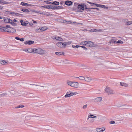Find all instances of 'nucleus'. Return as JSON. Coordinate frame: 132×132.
Masks as SVG:
<instances>
[{
	"instance_id": "nucleus-1",
	"label": "nucleus",
	"mask_w": 132,
	"mask_h": 132,
	"mask_svg": "<svg viewBox=\"0 0 132 132\" xmlns=\"http://www.w3.org/2000/svg\"><path fill=\"white\" fill-rule=\"evenodd\" d=\"M33 53L39 54L40 55H43L46 53V51L43 50L40 48H35L32 49Z\"/></svg>"
},
{
	"instance_id": "nucleus-2",
	"label": "nucleus",
	"mask_w": 132,
	"mask_h": 132,
	"mask_svg": "<svg viewBox=\"0 0 132 132\" xmlns=\"http://www.w3.org/2000/svg\"><path fill=\"white\" fill-rule=\"evenodd\" d=\"M67 84L72 87L78 88L79 87V84L76 82L69 81L67 82Z\"/></svg>"
},
{
	"instance_id": "nucleus-3",
	"label": "nucleus",
	"mask_w": 132,
	"mask_h": 132,
	"mask_svg": "<svg viewBox=\"0 0 132 132\" xmlns=\"http://www.w3.org/2000/svg\"><path fill=\"white\" fill-rule=\"evenodd\" d=\"M105 91L109 95L113 94L114 93V91L111 89L110 87H108V86H106L105 89Z\"/></svg>"
},
{
	"instance_id": "nucleus-4",
	"label": "nucleus",
	"mask_w": 132,
	"mask_h": 132,
	"mask_svg": "<svg viewBox=\"0 0 132 132\" xmlns=\"http://www.w3.org/2000/svg\"><path fill=\"white\" fill-rule=\"evenodd\" d=\"M56 45L59 47L63 48L66 47V45L64 43H63L61 42H59L57 43Z\"/></svg>"
},
{
	"instance_id": "nucleus-5",
	"label": "nucleus",
	"mask_w": 132,
	"mask_h": 132,
	"mask_svg": "<svg viewBox=\"0 0 132 132\" xmlns=\"http://www.w3.org/2000/svg\"><path fill=\"white\" fill-rule=\"evenodd\" d=\"M38 86H40L41 87H43L45 88H48L49 86V84H44L42 83H38Z\"/></svg>"
},
{
	"instance_id": "nucleus-6",
	"label": "nucleus",
	"mask_w": 132,
	"mask_h": 132,
	"mask_svg": "<svg viewBox=\"0 0 132 132\" xmlns=\"http://www.w3.org/2000/svg\"><path fill=\"white\" fill-rule=\"evenodd\" d=\"M86 46L92 47L93 46L94 43L90 41H86Z\"/></svg>"
},
{
	"instance_id": "nucleus-7",
	"label": "nucleus",
	"mask_w": 132,
	"mask_h": 132,
	"mask_svg": "<svg viewBox=\"0 0 132 132\" xmlns=\"http://www.w3.org/2000/svg\"><path fill=\"white\" fill-rule=\"evenodd\" d=\"M35 116L33 113H31L26 117L25 119L27 120H29L31 119L32 118Z\"/></svg>"
},
{
	"instance_id": "nucleus-8",
	"label": "nucleus",
	"mask_w": 132,
	"mask_h": 132,
	"mask_svg": "<svg viewBox=\"0 0 132 132\" xmlns=\"http://www.w3.org/2000/svg\"><path fill=\"white\" fill-rule=\"evenodd\" d=\"M117 106L118 107H121L122 106H124L126 107L125 108V109H132V108L130 106H128L126 104H123L122 105H119V106Z\"/></svg>"
},
{
	"instance_id": "nucleus-9",
	"label": "nucleus",
	"mask_w": 132,
	"mask_h": 132,
	"mask_svg": "<svg viewBox=\"0 0 132 132\" xmlns=\"http://www.w3.org/2000/svg\"><path fill=\"white\" fill-rule=\"evenodd\" d=\"M102 98L101 97H98L95 98L94 99L95 102H100L102 100Z\"/></svg>"
},
{
	"instance_id": "nucleus-10",
	"label": "nucleus",
	"mask_w": 132,
	"mask_h": 132,
	"mask_svg": "<svg viewBox=\"0 0 132 132\" xmlns=\"http://www.w3.org/2000/svg\"><path fill=\"white\" fill-rule=\"evenodd\" d=\"M84 4H79L78 6V9H80L82 10H84Z\"/></svg>"
},
{
	"instance_id": "nucleus-11",
	"label": "nucleus",
	"mask_w": 132,
	"mask_h": 132,
	"mask_svg": "<svg viewBox=\"0 0 132 132\" xmlns=\"http://www.w3.org/2000/svg\"><path fill=\"white\" fill-rule=\"evenodd\" d=\"M34 41L32 40L27 41L24 42V44H25L30 45L33 44Z\"/></svg>"
},
{
	"instance_id": "nucleus-12",
	"label": "nucleus",
	"mask_w": 132,
	"mask_h": 132,
	"mask_svg": "<svg viewBox=\"0 0 132 132\" xmlns=\"http://www.w3.org/2000/svg\"><path fill=\"white\" fill-rule=\"evenodd\" d=\"M105 130L104 128H97L96 130L98 132H103Z\"/></svg>"
},
{
	"instance_id": "nucleus-13",
	"label": "nucleus",
	"mask_w": 132,
	"mask_h": 132,
	"mask_svg": "<svg viewBox=\"0 0 132 132\" xmlns=\"http://www.w3.org/2000/svg\"><path fill=\"white\" fill-rule=\"evenodd\" d=\"M46 8L54 9H55V6H52L51 5H50L46 6Z\"/></svg>"
},
{
	"instance_id": "nucleus-14",
	"label": "nucleus",
	"mask_w": 132,
	"mask_h": 132,
	"mask_svg": "<svg viewBox=\"0 0 132 132\" xmlns=\"http://www.w3.org/2000/svg\"><path fill=\"white\" fill-rule=\"evenodd\" d=\"M10 28L11 29H9V32L13 33L16 32V30L15 29L12 28Z\"/></svg>"
},
{
	"instance_id": "nucleus-15",
	"label": "nucleus",
	"mask_w": 132,
	"mask_h": 132,
	"mask_svg": "<svg viewBox=\"0 0 132 132\" xmlns=\"http://www.w3.org/2000/svg\"><path fill=\"white\" fill-rule=\"evenodd\" d=\"M72 2L71 1H67L65 2V4L68 5H72Z\"/></svg>"
},
{
	"instance_id": "nucleus-16",
	"label": "nucleus",
	"mask_w": 132,
	"mask_h": 132,
	"mask_svg": "<svg viewBox=\"0 0 132 132\" xmlns=\"http://www.w3.org/2000/svg\"><path fill=\"white\" fill-rule=\"evenodd\" d=\"M32 51V49L30 48H29L28 49L25 50V51L29 53H31L32 52L33 53V52Z\"/></svg>"
},
{
	"instance_id": "nucleus-17",
	"label": "nucleus",
	"mask_w": 132,
	"mask_h": 132,
	"mask_svg": "<svg viewBox=\"0 0 132 132\" xmlns=\"http://www.w3.org/2000/svg\"><path fill=\"white\" fill-rule=\"evenodd\" d=\"M84 80L87 81H90L92 80V79L90 78L86 77H85Z\"/></svg>"
},
{
	"instance_id": "nucleus-18",
	"label": "nucleus",
	"mask_w": 132,
	"mask_h": 132,
	"mask_svg": "<svg viewBox=\"0 0 132 132\" xmlns=\"http://www.w3.org/2000/svg\"><path fill=\"white\" fill-rule=\"evenodd\" d=\"M120 85L121 86H124L125 87H127L128 86V84L126 83H123V82H120Z\"/></svg>"
},
{
	"instance_id": "nucleus-19",
	"label": "nucleus",
	"mask_w": 132,
	"mask_h": 132,
	"mask_svg": "<svg viewBox=\"0 0 132 132\" xmlns=\"http://www.w3.org/2000/svg\"><path fill=\"white\" fill-rule=\"evenodd\" d=\"M55 38L56 39L58 40L62 41L63 40V39L62 38L57 36H55Z\"/></svg>"
},
{
	"instance_id": "nucleus-20",
	"label": "nucleus",
	"mask_w": 132,
	"mask_h": 132,
	"mask_svg": "<svg viewBox=\"0 0 132 132\" xmlns=\"http://www.w3.org/2000/svg\"><path fill=\"white\" fill-rule=\"evenodd\" d=\"M8 61L6 62L5 60H3L1 62V63L2 64L6 65L8 63Z\"/></svg>"
},
{
	"instance_id": "nucleus-21",
	"label": "nucleus",
	"mask_w": 132,
	"mask_h": 132,
	"mask_svg": "<svg viewBox=\"0 0 132 132\" xmlns=\"http://www.w3.org/2000/svg\"><path fill=\"white\" fill-rule=\"evenodd\" d=\"M55 54L56 55H64V52H56L55 53Z\"/></svg>"
},
{
	"instance_id": "nucleus-22",
	"label": "nucleus",
	"mask_w": 132,
	"mask_h": 132,
	"mask_svg": "<svg viewBox=\"0 0 132 132\" xmlns=\"http://www.w3.org/2000/svg\"><path fill=\"white\" fill-rule=\"evenodd\" d=\"M20 5L22 6H28L29 4L27 3H25L23 2H21V3Z\"/></svg>"
},
{
	"instance_id": "nucleus-23",
	"label": "nucleus",
	"mask_w": 132,
	"mask_h": 132,
	"mask_svg": "<svg viewBox=\"0 0 132 132\" xmlns=\"http://www.w3.org/2000/svg\"><path fill=\"white\" fill-rule=\"evenodd\" d=\"M86 41L82 42L80 43V44L81 45H85L86 46Z\"/></svg>"
},
{
	"instance_id": "nucleus-24",
	"label": "nucleus",
	"mask_w": 132,
	"mask_h": 132,
	"mask_svg": "<svg viewBox=\"0 0 132 132\" xmlns=\"http://www.w3.org/2000/svg\"><path fill=\"white\" fill-rule=\"evenodd\" d=\"M44 30L43 29H40V28L39 29H36L35 30V31L36 32H40L41 31H43Z\"/></svg>"
},
{
	"instance_id": "nucleus-25",
	"label": "nucleus",
	"mask_w": 132,
	"mask_h": 132,
	"mask_svg": "<svg viewBox=\"0 0 132 132\" xmlns=\"http://www.w3.org/2000/svg\"><path fill=\"white\" fill-rule=\"evenodd\" d=\"M94 116V115L93 114H90L89 115H88V117L87 118V120H89V118H97V117L96 116H94L93 117H92V116Z\"/></svg>"
},
{
	"instance_id": "nucleus-26",
	"label": "nucleus",
	"mask_w": 132,
	"mask_h": 132,
	"mask_svg": "<svg viewBox=\"0 0 132 132\" xmlns=\"http://www.w3.org/2000/svg\"><path fill=\"white\" fill-rule=\"evenodd\" d=\"M3 19L4 20L5 22L9 23V18H6L5 17H4L3 18Z\"/></svg>"
},
{
	"instance_id": "nucleus-27",
	"label": "nucleus",
	"mask_w": 132,
	"mask_h": 132,
	"mask_svg": "<svg viewBox=\"0 0 132 132\" xmlns=\"http://www.w3.org/2000/svg\"><path fill=\"white\" fill-rule=\"evenodd\" d=\"M65 97V98L67 97H70V93L69 92H67V93L64 96Z\"/></svg>"
},
{
	"instance_id": "nucleus-28",
	"label": "nucleus",
	"mask_w": 132,
	"mask_h": 132,
	"mask_svg": "<svg viewBox=\"0 0 132 132\" xmlns=\"http://www.w3.org/2000/svg\"><path fill=\"white\" fill-rule=\"evenodd\" d=\"M21 10L25 12L28 13L30 12L29 11L28 9H22Z\"/></svg>"
},
{
	"instance_id": "nucleus-29",
	"label": "nucleus",
	"mask_w": 132,
	"mask_h": 132,
	"mask_svg": "<svg viewBox=\"0 0 132 132\" xmlns=\"http://www.w3.org/2000/svg\"><path fill=\"white\" fill-rule=\"evenodd\" d=\"M77 78H78L80 80H84L85 77L82 76H80L79 77H77Z\"/></svg>"
},
{
	"instance_id": "nucleus-30",
	"label": "nucleus",
	"mask_w": 132,
	"mask_h": 132,
	"mask_svg": "<svg viewBox=\"0 0 132 132\" xmlns=\"http://www.w3.org/2000/svg\"><path fill=\"white\" fill-rule=\"evenodd\" d=\"M95 119L93 118L90 119L89 120V122L90 123H93Z\"/></svg>"
},
{
	"instance_id": "nucleus-31",
	"label": "nucleus",
	"mask_w": 132,
	"mask_h": 132,
	"mask_svg": "<svg viewBox=\"0 0 132 132\" xmlns=\"http://www.w3.org/2000/svg\"><path fill=\"white\" fill-rule=\"evenodd\" d=\"M52 4L54 5H58L59 4V3L58 2L54 1L53 2V3H52Z\"/></svg>"
},
{
	"instance_id": "nucleus-32",
	"label": "nucleus",
	"mask_w": 132,
	"mask_h": 132,
	"mask_svg": "<svg viewBox=\"0 0 132 132\" xmlns=\"http://www.w3.org/2000/svg\"><path fill=\"white\" fill-rule=\"evenodd\" d=\"M24 107V106L23 105H19L18 106L16 107H15L16 108H22Z\"/></svg>"
},
{
	"instance_id": "nucleus-33",
	"label": "nucleus",
	"mask_w": 132,
	"mask_h": 132,
	"mask_svg": "<svg viewBox=\"0 0 132 132\" xmlns=\"http://www.w3.org/2000/svg\"><path fill=\"white\" fill-rule=\"evenodd\" d=\"M87 3L90 4L91 5L93 6H94L95 5V3H92L89 1H87Z\"/></svg>"
},
{
	"instance_id": "nucleus-34",
	"label": "nucleus",
	"mask_w": 132,
	"mask_h": 132,
	"mask_svg": "<svg viewBox=\"0 0 132 132\" xmlns=\"http://www.w3.org/2000/svg\"><path fill=\"white\" fill-rule=\"evenodd\" d=\"M71 41H69L67 42H65L64 43V44L66 45V46L67 45H69L71 44Z\"/></svg>"
},
{
	"instance_id": "nucleus-35",
	"label": "nucleus",
	"mask_w": 132,
	"mask_h": 132,
	"mask_svg": "<svg viewBox=\"0 0 132 132\" xmlns=\"http://www.w3.org/2000/svg\"><path fill=\"white\" fill-rule=\"evenodd\" d=\"M8 29L6 28L5 27L4 28V31L5 32H9V29L8 30H7Z\"/></svg>"
},
{
	"instance_id": "nucleus-36",
	"label": "nucleus",
	"mask_w": 132,
	"mask_h": 132,
	"mask_svg": "<svg viewBox=\"0 0 132 132\" xmlns=\"http://www.w3.org/2000/svg\"><path fill=\"white\" fill-rule=\"evenodd\" d=\"M100 7H101L103 8H107V7H106L105 5H102L100 4Z\"/></svg>"
},
{
	"instance_id": "nucleus-37",
	"label": "nucleus",
	"mask_w": 132,
	"mask_h": 132,
	"mask_svg": "<svg viewBox=\"0 0 132 132\" xmlns=\"http://www.w3.org/2000/svg\"><path fill=\"white\" fill-rule=\"evenodd\" d=\"M63 7L61 6H58L56 7H55V9H63Z\"/></svg>"
},
{
	"instance_id": "nucleus-38",
	"label": "nucleus",
	"mask_w": 132,
	"mask_h": 132,
	"mask_svg": "<svg viewBox=\"0 0 132 132\" xmlns=\"http://www.w3.org/2000/svg\"><path fill=\"white\" fill-rule=\"evenodd\" d=\"M131 24H132V21H128L126 23V24L127 25H129Z\"/></svg>"
},
{
	"instance_id": "nucleus-39",
	"label": "nucleus",
	"mask_w": 132,
	"mask_h": 132,
	"mask_svg": "<svg viewBox=\"0 0 132 132\" xmlns=\"http://www.w3.org/2000/svg\"><path fill=\"white\" fill-rule=\"evenodd\" d=\"M5 27H0V31H3L4 30V28Z\"/></svg>"
},
{
	"instance_id": "nucleus-40",
	"label": "nucleus",
	"mask_w": 132,
	"mask_h": 132,
	"mask_svg": "<svg viewBox=\"0 0 132 132\" xmlns=\"http://www.w3.org/2000/svg\"><path fill=\"white\" fill-rule=\"evenodd\" d=\"M72 47L73 48H78V47H80V46H79L78 45H76V46H75L73 45H72Z\"/></svg>"
},
{
	"instance_id": "nucleus-41",
	"label": "nucleus",
	"mask_w": 132,
	"mask_h": 132,
	"mask_svg": "<svg viewBox=\"0 0 132 132\" xmlns=\"http://www.w3.org/2000/svg\"><path fill=\"white\" fill-rule=\"evenodd\" d=\"M88 106V105L87 104H85L82 106V108L84 109H86L87 106Z\"/></svg>"
},
{
	"instance_id": "nucleus-42",
	"label": "nucleus",
	"mask_w": 132,
	"mask_h": 132,
	"mask_svg": "<svg viewBox=\"0 0 132 132\" xmlns=\"http://www.w3.org/2000/svg\"><path fill=\"white\" fill-rule=\"evenodd\" d=\"M110 42L112 43H116V41H114L113 40H111Z\"/></svg>"
},
{
	"instance_id": "nucleus-43",
	"label": "nucleus",
	"mask_w": 132,
	"mask_h": 132,
	"mask_svg": "<svg viewBox=\"0 0 132 132\" xmlns=\"http://www.w3.org/2000/svg\"><path fill=\"white\" fill-rule=\"evenodd\" d=\"M116 43L122 44L123 43V42L122 41L120 40H119L117 42H116Z\"/></svg>"
},
{
	"instance_id": "nucleus-44",
	"label": "nucleus",
	"mask_w": 132,
	"mask_h": 132,
	"mask_svg": "<svg viewBox=\"0 0 132 132\" xmlns=\"http://www.w3.org/2000/svg\"><path fill=\"white\" fill-rule=\"evenodd\" d=\"M109 123L111 124H113L115 123V122L114 121L112 120L110 121Z\"/></svg>"
},
{
	"instance_id": "nucleus-45",
	"label": "nucleus",
	"mask_w": 132,
	"mask_h": 132,
	"mask_svg": "<svg viewBox=\"0 0 132 132\" xmlns=\"http://www.w3.org/2000/svg\"><path fill=\"white\" fill-rule=\"evenodd\" d=\"M21 24L24 26H26V23H25V22H23L22 23H21Z\"/></svg>"
},
{
	"instance_id": "nucleus-46",
	"label": "nucleus",
	"mask_w": 132,
	"mask_h": 132,
	"mask_svg": "<svg viewBox=\"0 0 132 132\" xmlns=\"http://www.w3.org/2000/svg\"><path fill=\"white\" fill-rule=\"evenodd\" d=\"M80 47L83 48L85 50H87V48L85 46H80Z\"/></svg>"
},
{
	"instance_id": "nucleus-47",
	"label": "nucleus",
	"mask_w": 132,
	"mask_h": 132,
	"mask_svg": "<svg viewBox=\"0 0 132 132\" xmlns=\"http://www.w3.org/2000/svg\"><path fill=\"white\" fill-rule=\"evenodd\" d=\"M63 62L65 63L68 64L69 63V62H68V60H64Z\"/></svg>"
},
{
	"instance_id": "nucleus-48",
	"label": "nucleus",
	"mask_w": 132,
	"mask_h": 132,
	"mask_svg": "<svg viewBox=\"0 0 132 132\" xmlns=\"http://www.w3.org/2000/svg\"><path fill=\"white\" fill-rule=\"evenodd\" d=\"M3 3L4 4H6L7 3V2L6 1H4L3 0H1V3Z\"/></svg>"
},
{
	"instance_id": "nucleus-49",
	"label": "nucleus",
	"mask_w": 132,
	"mask_h": 132,
	"mask_svg": "<svg viewBox=\"0 0 132 132\" xmlns=\"http://www.w3.org/2000/svg\"><path fill=\"white\" fill-rule=\"evenodd\" d=\"M3 129L4 128L2 125H0V130H3Z\"/></svg>"
},
{
	"instance_id": "nucleus-50",
	"label": "nucleus",
	"mask_w": 132,
	"mask_h": 132,
	"mask_svg": "<svg viewBox=\"0 0 132 132\" xmlns=\"http://www.w3.org/2000/svg\"><path fill=\"white\" fill-rule=\"evenodd\" d=\"M15 15H16V16H18L19 15H21V16L23 15V14H19V13H15Z\"/></svg>"
},
{
	"instance_id": "nucleus-51",
	"label": "nucleus",
	"mask_w": 132,
	"mask_h": 132,
	"mask_svg": "<svg viewBox=\"0 0 132 132\" xmlns=\"http://www.w3.org/2000/svg\"><path fill=\"white\" fill-rule=\"evenodd\" d=\"M9 23L11 24L13 22L9 18Z\"/></svg>"
},
{
	"instance_id": "nucleus-52",
	"label": "nucleus",
	"mask_w": 132,
	"mask_h": 132,
	"mask_svg": "<svg viewBox=\"0 0 132 132\" xmlns=\"http://www.w3.org/2000/svg\"><path fill=\"white\" fill-rule=\"evenodd\" d=\"M13 26H16V24L15 23V22H13L11 24Z\"/></svg>"
},
{
	"instance_id": "nucleus-53",
	"label": "nucleus",
	"mask_w": 132,
	"mask_h": 132,
	"mask_svg": "<svg viewBox=\"0 0 132 132\" xmlns=\"http://www.w3.org/2000/svg\"><path fill=\"white\" fill-rule=\"evenodd\" d=\"M69 93H70V95L71 96H73V93L71 92H69Z\"/></svg>"
},
{
	"instance_id": "nucleus-54",
	"label": "nucleus",
	"mask_w": 132,
	"mask_h": 132,
	"mask_svg": "<svg viewBox=\"0 0 132 132\" xmlns=\"http://www.w3.org/2000/svg\"><path fill=\"white\" fill-rule=\"evenodd\" d=\"M44 2L46 4H51V2H49L47 1H45Z\"/></svg>"
},
{
	"instance_id": "nucleus-55",
	"label": "nucleus",
	"mask_w": 132,
	"mask_h": 132,
	"mask_svg": "<svg viewBox=\"0 0 132 132\" xmlns=\"http://www.w3.org/2000/svg\"><path fill=\"white\" fill-rule=\"evenodd\" d=\"M90 9H96L97 10H99V9L98 8H93V7H92V8H90Z\"/></svg>"
},
{
	"instance_id": "nucleus-56",
	"label": "nucleus",
	"mask_w": 132,
	"mask_h": 132,
	"mask_svg": "<svg viewBox=\"0 0 132 132\" xmlns=\"http://www.w3.org/2000/svg\"><path fill=\"white\" fill-rule=\"evenodd\" d=\"M71 22L68 21H66V23L67 24H70Z\"/></svg>"
},
{
	"instance_id": "nucleus-57",
	"label": "nucleus",
	"mask_w": 132,
	"mask_h": 132,
	"mask_svg": "<svg viewBox=\"0 0 132 132\" xmlns=\"http://www.w3.org/2000/svg\"><path fill=\"white\" fill-rule=\"evenodd\" d=\"M10 14H12L13 15H15V13L12 12H11Z\"/></svg>"
},
{
	"instance_id": "nucleus-58",
	"label": "nucleus",
	"mask_w": 132,
	"mask_h": 132,
	"mask_svg": "<svg viewBox=\"0 0 132 132\" xmlns=\"http://www.w3.org/2000/svg\"><path fill=\"white\" fill-rule=\"evenodd\" d=\"M100 4H96V3H95V5H96V6L97 7H100Z\"/></svg>"
},
{
	"instance_id": "nucleus-59",
	"label": "nucleus",
	"mask_w": 132,
	"mask_h": 132,
	"mask_svg": "<svg viewBox=\"0 0 132 132\" xmlns=\"http://www.w3.org/2000/svg\"><path fill=\"white\" fill-rule=\"evenodd\" d=\"M24 39L23 38H20V40H20V41H22V42L24 41Z\"/></svg>"
},
{
	"instance_id": "nucleus-60",
	"label": "nucleus",
	"mask_w": 132,
	"mask_h": 132,
	"mask_svg": "<svg viewBox=\"0 0 132 132\" xmlns=\"http://www.w3.org/2000/svg\"><path fill=\"white\" fill-rule=\"evenodd\" d=\"M84 8H85V9H90V8H87V6L86 5L84 4Z\"/></svg>"
},
{
	"instance_id": "nucleus-61",
	"label": "nucleus",
	"mask_w": 132,
	"mask_h": 132,
	"mask_svg": "<svg viewBox=\"0 0 132 132\" xmlns=\"http://www.w3.org/2000/svg\"><path fill=\"white\" fill-rule=\"evenodd\" d=\"M24 22H25V23H26V25H27V24H28V23L29 22L27 21H24Z\"/></svg>"
},
{
	"instance_id": "nucleus-62",
	"label": "nucleus",
	"mask_w": 132,
	"mask_h": 132,
	"mask_svg": "<svg viewBox=\"0 0 132 132\" xmlns=\"http://www.w3.org/2000/svg\"><path fill=\"white\" fill-rule=\"evenodd\" d=\"M3 8V6H2L0 5V10H2Z\"/></svg>"
},
{
	"instance_id": "nucleus-63",
	"label": "nucleus",
	"mask_w": 132,
	"mask_h": 132,
	"mask_svg": "<svg viewBox=\"0 0 132 132\" xmlns=\"http://www.w3.org/2000/svg\"><path fill=\"white\" fill-rule=\"evenodd\" d=\"M20 22L21 23H22L23 22V20H22L21 19L20 20Z\"/></svg>"
},
{
	"instance_id": "nucleus-64",
	"label": "nucleus",
	"mask_w": 132,
	"mask_h": 132,
	"mask_svg": "<svg viewBox=\"0 0 132 132\" xmlns=\"http://www.w3.org/2000/svg\"><path fill=\"white\" fill-rule=\"evenodd\" d=\"M15 39L17 40H19L20 38L18 37H15Z\"/></svg>"
}]
</instances>
